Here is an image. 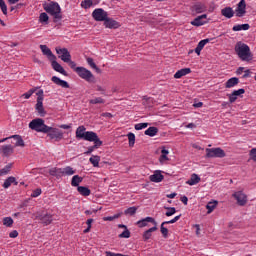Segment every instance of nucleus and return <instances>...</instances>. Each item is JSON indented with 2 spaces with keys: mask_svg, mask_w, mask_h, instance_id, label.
<instances>
[{
  "mask_svg": "<svg viewBox=\"0 0 256 256\" xmlns=\"http://www.w3.org/2000/svg\"><path fill=\"white\" fill-rule=\"evenodd\" d=\"M86 141H89L90 143H94V145L88 147V150L85 152V155H91L94 149H99V147L103 145V141L99 139V136L97 134L95 136H92L91 139H88Z\"/></svg>",
  "mask_w": 256,
  "mask_h": 256,
  "instance_id": "obj_8",
  "label": "nucleus"
},
{
  "mask_svg": "<svg viewBox=\"0 0 256 256\" xmlns=\"http://www.w3.org/2000/svg\"><path fill=\"white\" fill-rule=\"evenodd\" d=\"M248 77H251V70H249V69L244 71L242 79H247Z\"/></svg>",
  "mask_w": 256,
  "mask_h": 256,
  "instance_id": "obj_61",
  "label": "nucleus"
},
{
  "mask_svg": "<svg viewBox=\"0 0 256 256\" xmlns=\"http://www.w3.org/2000/svg\"><path fill=\"white\" fill-rule=\"evenodd\" d=\"M9 237L11 239H15V238L19 237V232H17V230H14V231L9 233Z\"/></svg>",
  "mask_w": 256,
  "mask_h": 256,
  "instance_id": "obj_60",
  "label": "nucleus"
},
{
  "mask_svg": "<svg viewBox=\"0 0 256 256\" xmlns=\"http://www.w3.org/2000/svg\"><path fill=\"white\" fill-rule=\"evenodd\" d=\"M127 137H128V141H129V147H134V145H135V134L130 132V133H128Z\"/></svg>",
  "mask_w": 256,
  "mask_h": 256,
  "instance_id": "obj_46",
  "label": "nucleus"
},
{
  "mask_svg": "<svg viewBox=\"0 0 256 256\" xmlns=\"http://www.w3.org/2000/svg\"><path fill=\"white\" fill-rule=\"evenodd\" d=\"M104 25L107 29H119L121 27V24L117 22L116 20L109 18V16L104 20Z\"/></svg>",
  "mask_w": 256,
  "mask_h": 256,
  "instance_id": "obj_16",
  "label": "nucleus"
},
{
  "mask_svg": "<svg viewBox=\"0 0 256 256\" xmlns=\"http://www.w3.org/2000/svg\"><path fill=\"white\" fill-rule=\"evenodd\" d=\"M97 91H100L102 95H105V88L97 86Z\"/></svg>",
  "mask_w": 256,
  "mask_h": 256,
  "instance_id": "obj_64",
  "label": "nucleus"
},
{
  "mask_svg": "<svg viewBox=\"0 0 256 256\" xmlns=\"http://www.w3.org/2000/svg\"><path fill=\"white\" fill-rule=\"evenodd\" d=\"M42 191H41V188H37L35 189L32 194H31V197L35 198V197H39V195H41Z\"/></svg>",
  "mask_w": 256,
  "mask_h": 256,
  "instance_id": "obj_56",
  "label": "nucleus"
},
{
  "mask_svg": "<svg viewBox=\"0 0 256 256\" xmlns=\"http://www.w3.org/2000/svg\"><path fill=\"white\" fill-rule=\"evenodd\" d=\"M35 109L41 117H45V115H47V112H45V108L43 107V96L37 97V103H36Z\"/></svg>",
  "mask_w": 256,
  "mask_h": 256,
  "instance_id": "obj_15",
  "label": "nucleus"
},
{
  "mask_svg": "<svg viewBox=\"0 0 256 256\" xmlns=\"http://www.w3.org/2000/svg\"><path fill=\"white\" fill-rule=\"evenodd\" d=\"M86 61L88 65L91 67V69H95L96 73H101V69L97 67V64H95V61L93 60V58L88 57Z\"/></svg>",
  "mask_w": 256,
  "mask_h": 256,
  "instance_id": "obj_36",
  "label": "nucleus"
},
{
  "mask_svg": "<svg viewBox=\"0 0 256 256\" xmlns=\"http://www.w3.org/2000/svg\"><path fill=\"white\" fill-rule=\"evenodd\" d=\"M192 11L196 13H205L207 7H205V4L198 2L192 7Z\"/></svg>",
  "mask_w": 256,
  "mask_h": 256,
  "instance_id": "obj_28",
  "label": "nucleus"
},
{
  "mask_svg": "<svg viewBox=\"0 0 256 256\" xmlns=\"http://www.w3.org/2000/svg\"><path fill=\"white\" fill-rule=\"evenodd\" d=\"M159 133V128L152 126L149 127L147 130H145L144 134L147 135L148 137H155Z\"/></svg>",
  "mask_w": 256,
  "mask_h": 256,
  "instance_id": "obj_32",
  "label": "nucleus"
},
{
  "mask_svg": "<svg viewBox=\"0 0 256 256\" xmlns=\"http://www.w3.org/2000/svg\"><path fill=\"white\" fill-rule=\"evenodd\" d=\"M51 81L55 83V85H58L59 87H62L63 89H69V83L65 80H61L57 76H53L51 78Z\"/></svg>",
  "mask_w": 256,
  "mask_h": 256,
  "instance_id": "obj_22",
  "label": "nucleus"
},
{
  "mask_svg": "<svg viewBox=\"0 0 256 256\" xmlns=\"http://www.w3.org/2000/svg\"><path fill=\"white\" fill-rule=\"evenodd\" d=\"M55 50L59 59H61V61H63L64 63H66V61H70L71 53L67 48L56 47Z\"/></svg>",
  "mask_w": 256,
  "mask_h": 256,
  "instance_id": "obj_11",
  "label": "nucleus"
},
{
  "mask_svg": "<svg viewBox=\"0 0 256 256\" xmlns=\"http://www.w3.org/2000/svg\"><path fill=\"white\" fill-rule=\"evenodd\" d=\"M250 159L256 163V148H252L249 152Z\"/></svg>",
  "mask_w": 256,
  "mask_h": 256,
  "instance_id": "obj_54",
  "label": "nucleus"
},
{
  "mask_svg": "<svg viewBox=\"0 0 256 256\" xmlns=\"http://www.w3.org/2000/svg\"><path fill=\"white\" fill-rule=\"evenodd\" d=\"M46 133L50 139H54L55 141H61L63 139V132L57 128L48 126V132Z\"/></svg>",
  "mask_w": 256,
  "mask_h": 256,
  "instance_id": "obj_9",
  "label": "nucleus"
},
{
  "mask_svg": "<svg viewBox=\"0 0 256 256\" xmlns=\"http://www.w3.org/2000/svg\"><path fill=\"white\" fill-rule=\"evenodd\" d=\"M106 256H129V255H125V254H121V253H114L111 251H106Z\"/></svg>",
  "mask_w": 256,
  "mask_h": 256,
  "instance_id": "obj_58",
  "label": "nucleus"
},
{
  "mask_svg": "<svg viewBox=\"0 0 256 256\" xmlns=\"http://www.w3.org/2000/svg\"><path fill=\"white\" fill-rule=\"evenodd\" d=\"M29 128L32 129V131H36L37 133H48L49 132V126L45 124V120L42 118H36L33 119L29 123Z\"/></svg>",
  "mask_w": 256,
  "mask_h": 256,
  "instance_id": "obj_4",
  "label": "nucleus"
},
{
  "mask_svg": "<svg viewBox=\"0 0 256 256\" xmlns=\"http://www.w3.org/2000/svg\"><path fill=\"white\" fill-rule=\"evenodd\" d=\"M96 135L97 133L93 131H87V128H85L84 125H81L76 129V139H83L84 141H88Z\"/></svg>",
  "mask_w": 256,
  "mask_h": 256,
  "instance_id": "obj_5",
  "label": "nucleus"
},
{
  "mask_svg": "<svg viewBox=\"0 0 256 256\" xmlns=\"http://www.w3.org/2000/svg\"><path fill=\"white\" fill-rule=\"evenodd\" d=\"M135 213H137V207H135V206L129 207V208H127V209L124 211V214H125V215H131V216H133V215H135Z\"/></svg>",
  "mask_w": 256,
  "mask_h": 256,
  "instance_id": "obj_45",
  "label": "nucleus"
},
{
  "mask_svg": "<svg viewBox=\"0 0 256 256\" xmlns=\"http://www.w3.org/2000/svg\"><path fill=\"white\" fill-rule=\"evenodd\" d=\"M40 49H41L43 55H46V57L49 59V61H51L53 59H57V56H55V54H53V52L51 51V49H49V47H47V45H40Z\"/></svg>",
  "mask_w": 256,
  "mask_h": 256,
  "instance_id": "obj_20",
  "label": "nucleus"
},
{
  "mask_svg": "<svg viewBox=\"0 0 256 256\" xmlns=\"http://www.w3.org/2000/svg\"><path fill=\"white\" fill-rule=\"evenodd\" d=\"M90 105H99L105 103V99L101 97H97L94 99L89 100Z\"/></svg>",
  "mask_w": 256,
  "mask_h": 256,
  "instance_id": "obj_42",
  "label": "nucleus"
},
{
  "mask_svg": "<svg viewBox=\"0 0 256 256\" xmlns=\"http://www.w3.org/2000/svg\"><path fill=\"white\" fill-rule=\"evenodd\" d=\"M0 151L4 157H9L10 155H13L14 148L12 145H4L1 146Z\"/></svg>",
  "mask_w": 256,
  "mask_h": 256,
  "instance_id": "obj_25",
  "label": "nucleus"
},
{
  "mask_svg": "<svg viewBox=\"0 0 256 256\" xmlns=\"http://www.w3.org/2000/svg\"><path fill=\"white\" fill-rule=\"evenodd\" d=\"M250 27L251 26L249 24H237L233 26L232 30L233 31H249Z\"/></svg>",
  "mask_w": 256,
  "mask_h": 256,
  "instance_id": "obj_35",
  "label": "nucleus"
},
{
  "mask_svg": "<svg viewBox=\"0 0 256 256\" xmlns=\"http://www.w3.org/2000/svg\"><path fill=\"white\" fill-rule=\"evenodd\" d=\"M236 85H239V78L232 77L226 81L225 88L232 89V87H236Z\"/></svg>",
  "mask_w": 256,
  "mask_h": 256,
  "instance_id": "obj_27",
  "label": "nucleus"
},
{
  "mask_svg": "<svg viewBox=\"0 0 256 256\" xmlns=\"http://www.w3.org/2000/svg\"><path fill=\"white\" fill-rule=\"evenodd\" d=\"M159 161L160 163H165V161H169V157H167V155L165 154H161L159 157Z\"/></svg>",
  "mask_w": 256,
  "mask_h": 256,
  "instance_id": "obj_59",
  "label": "nucleus"
},
{
  "mask_svg": "<svg viewBox=\"0 0 256 256\" xmlns=\"http://www.w3.org/2000/svg\"><path fill=\"white\" fill-rule=\"evenodd\" d=\"M92 17L95 21H105L109 17V14L102 8H97L92 12Z\"/></svg>",
  "mask_w": 256,
  "mask_h": 256,
  "instance_id": "obj_10",
  "label": "nucleus"
},
{
  "mask_svg": "<svg viewBox=\"0 0 256 256\" xmlns=\"http://www.w3.org/2000/svg\"><path fill=\"white\" fill-rule=\"evenodd\" d=\"M81 7L83 9H89L93 7V0H84L81 2Z\"/></svg>",
  "mask_w": 256,
  "mask_h": 256,
  "instance_id": "obj_43",
  "label": "nucleus"
},
{
  "mask_svg": "<svg viewBox=\"0 0 256 256\" xmlns=\"http://www.w3.org/2000/svg\"><path fill=\"white\" fill-rule=\"evenodd\" d=\"M33 93H35V90L31 89L28 92L24 93L22 97H24V99H29L31 95H33Z\"/></svg>",
  "mask_w": 256,
  "mask_h": 256,
  "instance_id": "obj_57",
  "label": "nucleus"
},
{
  "mask_svg": "<svg viewBox=\"0 0 256 256\" xmlns=\"http://www.w3.org/2000/svg\"><path fill=\"white\" fill-rule=\"evenodd\" d=\"M11 185H19V182H17V178H15L14 176L8 177V178L4 181L2 187H3L4 189H9V187H11Z\"/></svg>",
  "mask_w": 256,
  "mask_h": 256,
  "instance_id": "obj_24",
  "label": "nucleus"
},
{
  "mask_svg": "<svg viewBox=\"0 0 256 256\" xmlns=\"http://www.w3.org/2000/svg\"><path fill=\"white\" fill-rule=\"evenodd\" d=\"M234 14L236 15V17H245V15L247 14V2H245V0H241L237 4Z\"/></svg>",
  "mask_w": 256,
  "mask_h": 256,
  "instance_id": "obj_13",
  "label": "nucleus"
},
{
  "mask_svg": "<svg viewBox=\"0 0 256 256\" xmlns=\"http://www.w3.org/2000/svg\"><path fill=\"white\" fill-rule=\"evenodd\" d=\"M232 197L236 199L237 205L240 207H245V205H247V196L245 193H243V191H237L233 193Z\"/></svg>",
  "mask_w": 256,
  "mask_h": 256,
  "instance_id": "obj_12",
  "label": "nucleus"
},
{
  "mask_svg": "<svg viewBox=\"0 0 256 256\" xmlns=\"http://www.w3.org/2000/svg\"><path fill=\"white\" fill-rule=\"evenodd\" d=\"M3 225H4L5 227H13V218H11V217H5V218L3 219Z\"/></svg>",
  "mask_w": 256,
  "mask_h": 256,
  "instance_id": "obj_47",
  "label": "nucleus"
},
{
  "mask_svg": "<svg viewBox=\"0 0 256 256\" xmlns=\"http://www.w3.org/2000/svg\"><path fill=\"white\" fill-rule=\"evenodd\" d=\"M180 201H182L185 205H187L188 201H189V198H187V196H182L180 198Z\"/></svg>",
  "mask_w": 256,
  "mask_h": 256,
  "instance_id": "obj_63",
  "label": "nucleus"
},
{
  "mask_svg": "<svg viewBox=\"0 0 256 256\" xmlns=\"http://www.w3.org/2000/svg\"><path fill=\"white\" fill-rule=\"evenodd\" d=\"M234 49L241 61H246L247 63H249V61H253V53H251L249 45L240 41L236 43Z\"/></svg>",
  "mask_w": 256,
  "mask_h": 256,
  "instance_id": "obj_1",
  "label": "nucleus"
},
{
  "mask_svg": "<svg viewBox=\"0 0 256 256\" xmlns=\"http://www.w3.org/2000/svg\"><path fill=\"white\" fill-rule=\"evenodd\" d=\"M245 89L240 88L238 90H234L231 94H228L229 103H235L237 101V97L244 95Z\"/></svg>",
  "mask_w": 256,
  "mask_h": 256,
  "instance_id": "obj_17",
  "label": "nucleus"
},
{
  "mask_svg": "<svg viewBox=\"0 0 256 256\" xmlns=\"http://www.w3.org/2000/svg\"><path fill=\"white\" fill-rule=\"evenodd\" d=\"M164 209H166V217H172V215H175L177 213V209L175 207H167L165 206Z\"/></svg>",
  "mask_w": 256,
  "mask_h": 256,
  "instance_id": "obj_41",
  "label": "nucleus"
},
{
  "mask_svg": "<svg viewBox=\"0 0 256 256\" xmlns=\"http://www.w3.org/2000/svg\"><path fill=\"white\" fill-rule=\"evenodd\" d=\"M221 15L226 19H232L235 16V11L232 7L227 6L221 10Z\"/></svg>",
  "mask_w": 256,
  "mask_h": 256,
  "instance_id": "obj_21",
  "label": "nucleus"
},
{
  "mask_svg": "<svg viewBox=\"0 0 256 256\" xmlns=\"http://www.w3.org/2000/svg\"><path fill=\"white\" fill-rule=\"evenodd\" d=\"M36 219L42 223V225H51L53 223V215L46 213V214H38Z\"/></svg>",
  "mask_w": 256,
  "mask_h": 256,
  "instance_id": "obj_14",
  "label": "nucleus"
},
{
  "mask_svg": "<svg viewBox=\"0 0 256 256\" xmlns=\"http://www.w3.org/2000/svg\"><path fill=\"white\" fill-rule=\"evenodd\" d=\"M217 205H219V202L217 200L208 202V204L206 205V209L208 210L207 211L208 215L213 213V211H215V208L217 207Z\"/></svg>",
  "mask_w": 256,
  "mask_h": 256,
  "instance_id": "obj_34",
  "label": "nucleus"
},
{
  "mask_svg": "<svg viewBox=\"0 0 256 256\" xmlns=\"http://www.w3.org/2000/svg\"><path fill=\"white\" fill-rule=\"evenodd\" d=\"M152 233L149 230H146L143 235H142V239L143 241H149V239H151L152 237Z\"/></svg>",
  "mask_w": 256,
  "mask_h": 256,
  "instance_id": "obj_51",
  "label": "nucleus"
},
{
  "mask_svg": "<svg viewBox=\"0 0 256 256\" xmlns=\"http://www.w3.org/2000/svg\"><path fill=\"white\" fill-rule=\"evenodd\" d=\"M43 9L46 11V13H48V15L53 17L54 23H57V21H61V19H63V15L61 14V6H59V3L53 1L44 3Z\"/></svg>",
  "mask_w": 256,
  "mask_h": 256,
  "instance_id": "obj_2",
  "label": "nucleus"
},
{
  "mask_svg": "<svg viewBox=\"0 0 256 256\" xmlns=\"http://www.w3.org/2000/svg\"><path fill=\"white\" fill-rule=\"evenodd\" d=\"M119 239H129L131 237V231L128 228L118 235Z\"/></svg>",
  "mask_w": 256,
  "mask_h": 256,
  "instance_id": "obj_44",
  "label": "nucleus"
},
{
  "mask_svg": "<svg viewBox=\"0 0 256 256\" xmlns=\"http://www.w3.org/2000/svg\"><path fill=\"white\" fill-rule=\"evenodd\" d=\"M77 191L82 195V197H89V195H91V189L87 186H78Z\"/></svg>",
  "mask_w": 256,
  "mask_h": 256,
  "instance_id": "obj_29",
  "label": "nucleus"
},
{
  "mask_svg": "<svg viewBox=\"0 0 256 256\" xmlns=\"http://www.w3.org/2000/svg\"><path fill=\"white\" fill-rule=\"evenodd\" d=\"M39 22L45 23V25H49V15L47 13L43 12L39 16Z\"/></svg>",
  "mask_w": 256,
  "mask_h": 256,
  "instance_id": "obj_40",
  "label": "nucleus"
},
{
  "mask_svg": "<svg viewBox=\"0 0 256 256\" xmlns=\"http://www.w3.org/2000/svg\"><path fill=\"white\" fill-rule=\"evenodd\" d=\"M205 23H207V21L202 20L201 17L198 16L191 22V25L201 27V25H205Z\"/></svg>",
  "mask_w": 256,
  "mask_h": 256,
  "instance_id": "obj_37",
  "label": "nucleus"
},
{
  "mask_svg": "<svg viewBox=\"0 0 256 256\" xmlns=\"http://www.w3.org/2000/svg\"><path fill=\"white\" fill-rule=\"evenodd\" d=\"M146 127H149V123H138L135 124L134 129H136V131H141V129H146Z\"/></svg>",
  "mask_w": 256,
  "mask_h": 256,
  "instance_id": "obj_49",
  "label": "nucleus"
},
{
  "mask_svg": "<svg viewBox=\"0 0 256 256\" xmlns=\"http://www.w3.org/2000/svg\"><path fill=\"white\" fill-rule=\"evenodd\" d=\"M49 175L56 177V179H61L63 176L75 175V170H73L71 166H67L65 168L54 167L49 170Z\"/></svg>",
  "mask_w": 256,
  "mask_h": 256,
  "instance_id": "obj_3",
  "label": "nucleus"
},
{
  "mask_svg": "<svg viewBox=\"0 0 256 256\" xmlns=\"http://www.w3.org/2000/svg\"><path fill=\"white\" fill-rule=\"evenodd\" d=\"M80 183H83V177H81L79 175H74L71 180L72 187L78 188Z\"/></svg>",
  "mask_w": 256,
  "mask_h": 256,
  "instance_id": "obj_33",
  "label": "nucleus"
},
{
  "mask_svg": "<svg viewBox=\"0 0 256 256\" xmlns=\"http://www.w3.org/2000/svg\"><path fill=\"white\" fill-rule=\"evenodd\" d=\"M101 117H108V119L113 118V114L109 113V112H104L101 114Z\"/></svg>",
  "mask_w": 256,
  "mask_h": 256,
  "instance_id": "obj_62",
  "label": "nucleus"
},
{
  "mask_svg": "<svg viewBox=\"0 0 256 256\" xmlns=\"http://www.w3.org/2000/svg\"><path fill=\"white\" fill-rule=\"evenodd\" d=\"M201 182V177H199V175L197 174H192L190 179L188 181H186V184L187 185H197V183H200Z\"/></svg>",
  "mask_w": 256,
  "mask_h": 256,
  "instance_id": "obj_31",
  "label": "nucleus"
},
{
  "mask_svg": "<svg viewBox=\"0 0 256 256\" xmlns=\"http://www.w3.org/2000/svg\"><path fill=\"white\" fill-rule=\"evenodd\" d=\"M147 223H153V225H157V221H155V218L149 216L137 221L136 225H138V227H140L141 229L143 227H147Z\"/></svg>",
  "mask_w": 256,
  "mask_h": 256,
  "instance_id": "obj_19",
  "label": "nucleus"
},
{
  "mask_svg": "<svg viewBox=\"0 0 256 256\" xmlns=\"http://www.w3.org/2000/svg\"><path fill=\"white\" fill-rule=\"evenodd\" d=\"M165 225H167V223L162 222V224L160 226V231H161L164 239H167L169 237V229L165 228Z\"/></svg>",
  "mask_w": 256,
  "mask_h": 256,
  "instance_id": "obj_39",
  "label": "nucleus"
},
{
  "mask_svg": "<svg viewBox=\"0 0 256 256\" xmlns=\"http://www.w3.org/2000/svg\"><path fill=\"white\" fill-rule=\"evenodd\" d=\"M76 73L78 76H80L81 79H84V81H87L88 83H94L95 82V76L93 73H91L90 70H87L85 67H77Z\"/></svg>",
  "mask_w": 256,
  "mask_h": 256,
  "instance_id": "obj_6",
  "label": "nucleus"
},
{
  "mask_svg": "<svg viewBox=\"0 0 256 256\" xmlns=\"http://www.w3.org/2000/svg\"><path fill=\"white\" fill-rule=\"evenodd\" d=\"M51 61V66L54 69V71H57V73H61V75L67 76V71L57 62V59H52Z\"/></svg>",
  "mask_w": 256,
  "mask_h": 256,
  "instance_id": "obj_18",
  "label": "nucleus"
},
{
  "mask_svg": "<svg viewBox=\"0 0 256 256\" xmlns=\"http://www.w3.org/2000/svg\"><path fill=\"white\" fill-rule=\"evenodd\" d=\"M163 179H165V176H163L159 170L155 171L154 174L150 176V181H152V183H161Z\"/></svg>",
  "mask_w": 256,
  "mask_h": 256,
  "instance_id": "obj_23",
  "label": "nucleus"
},
{
  "mask_svg": "<svg viewBox=\"0 0 256 256\" xmlns=\"http://www.w3.org/2000/svg\"><path fill=\"white\" fill-rule=\"evenodd\" d=\"M210 41H211V39H209V38H206V39H204V40H201V41L198 43L197 47H198L199 49L203 50V47H205V44H206V43H209Z\"/></svg>",
  "mask_w": 256,
  "mask_h": 256,
  "instance_id": "obj_53",
  "label": "nucleus"
},
{
  "mask_svg": "<svg viewBox=\"0 0 256 256\" xmlns=\"http://www.w3.org/2000/svg\"><path fill=\"white\" fill-rule=\"evenodd\" d=\"M225 150L222 148H206V157L208 159L218 158L223 159V157H226Z\"/></svg>",
  "mask_w": 256,
  "mask_h": 256,
  "instance_id": "obj_7",
  "label": "nucleus"
},
{
  "mask_svg": "<svg viewBox=\"0 0 256 256\" xmlns=\"http://www.w3.org/2000/svg\"><path fill=\"white\" fill-rule=\"evenodd\" d=\"M89 161L93 165V167H99V161H101V156L94 155L90 157Z\"/></svg>",
  "mask_w": 256,
  "mask_h": 256,
  "instance_id": "obj_38",
  "label": "nucleus"
},
{
  "mask_svg": "<svg viewBox=\"0 0 256 256\" xmlns=\"http://www.w3.org/2000/svg\"><path fill=\"white\" fill-rule=\"evenodd\" d=\"M9 139H15V147H25V141L23 140V137L21 135H12L9 137Z\"/></svg>",
  "mask_w": 256,
  "mask_h": 256,
  "instance_id": "obj_30",
  "label": "nucleus"
},
{
  "mask_svg": "<svg viewBox=\"0 0 256 256\" xmlns=\"http://www.w3.org/2000/svg\"><path fill=\"white\" fill-rule=\"evenodd\" d=\"M66 63H68L69 67H71L73 71L77 73V63H75V61H72L70 58V61H66Z\"/></svg>",
  "mask_w": 256,
  "mask_h": 256,
  "instance_id": "obj_55",
  "label": "nucleus"
},
{
  "mask_svg": "<svg viewBox=\"0 0 256 256\" xmlns=\"http://www.w3.org/2000/svg\"><path fill=\"white\" fill-rule=\"evenodd\" d=\"M13 167L12 164L6 165L4 168H2L0 171H2V175H7L10 171L11 168Z\"/></svg>",
  "mask_w": 256,
  "mask_h": 256,
  "instance_id": "obj_52",
  "label": "nucleus"
},
{
  "mask_svg": "<svg viewBox=\"0 0 256 256\" xmlns=\"http://www.w3.org/2000/svg\"><path fill=\"white\" fill-rule=\"evenodd\" d=\"M189 73H191V68H182L174 74V79H181V77H185Z\"/></svg>",
  "mask_w": 256,
  "mask_h": 256,
  "instance_id": "obj_26",
  "label": "nucleus"
},
{
  "mask_svg": "<svg viewBox=\"0 0 256 256\" xmlns=\"http://www.w3.org/2000/svg\"><path fill=\"white\" fill-rule=\"evenodd\" d=\"M0 8L3 15H7V4H5V0H0Z\"/></svg>",
  "mask_w": 256,
  "mask_h": 256,
  "instance_id": "obj_50",
  "label": "nucleus"
},
{
  "mask_svg": "<svg viewBox=\"0 0 256 256\" xmlns=\"http://www.w3.org/2000/svg\"><path fill=\"white\" fill-rule=\"evenodd\" d=\"M93 221H94L93 218H89L86 221L87 228L83 230V233L87 234L91 231V225H92Z\"/></svg>",
  "mask_w": 256,
  "mask_h": 256,
  "instance_id": "obj_48",
  "label": "nucleus"
}]
</instances>
